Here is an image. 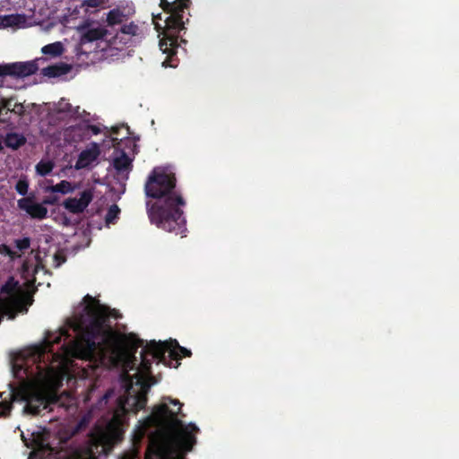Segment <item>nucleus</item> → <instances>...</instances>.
<instances>
[{"instance_id": "1", "label": "nucleus", "mask_w": 459, "mask_h": 459, "mask_svg": "<svg viewBox=\"0 0 459 459\" xmlns=\"http://www.w3.org/2000/svg\"><path fill=\"white\" fill-rule=\"evenodd\" d=\"M147 197L156 201L146 203L147 213L152 224L165 231L183 235L186 231L184 207L186 204L173 171L167 167H155L144 184Z\"/></svg>"}, {"instance_id": "2", "label": "nucleus", "mask_w": 459, "mask_h": 459, "mask_svg": "<svg viewBox=\"0 0 459 459\" xmlns=\"http://www.w3.org/2000/svg\"><path fill=\"white\" fill-rule=\"evenodd\" d=\"M83 312L74 326L80 338L73 342L70 354L87 359L98 350L103 352L117 350L121 340L112 328L109 317H118V312L100 303L85 305Z\"/></svg>"}, {"instance_id": "3", "label": "nucleus", "mask_w": 459, "mask_h": 459, "mask_svg": "<svg viewBox=\"0 0 459 459\" xmlns=\"http://www.w3.org/2000/svg\"><path fill=\"white\" fill-rule=\"evenodd\" d=\"M150 344L151 341L144 345V341L135 335L131 334L129 337V345L133 352H136L139 347L143 348L140 353L141 362L138 367V374L141 375L143 381L141 383L142 387L134 394L127 390L126 396L118 397L117 408L102 433L109 442H117L122 439L126 415L130 412L137 413L146 406L148 389L156 383L152 375V360L147 357L152 356L157 360L158 359L147 349Z\"/></svg>"}, {"instance_id": "4", "label": "nucleus", "mask_w": 459, "mask_h": 459, "mask_svg": "<svg viewBox=\"0 0 459 459\" xmlns=\"http://www.w3.org/2000/svg\"><path fill=\"white\" fill-rule=\"evenodd\" d=\"M183 404L178 399L169 396L162 397V403L153 407L152 413L142 422L143 432L150 429H164L170 434L173 442L182 450L189 452L196 443L194 435L199 429L194 424L185 425L178 416L185 417L181 412Z\"/></svg>"}, {"instance_id": "5", "label": "nucleus", "mask_w": 459, "mask_h": 459, "mask_svg": "<svg viewBox=\"0 0 459 459\" xmlns=\"http://www.w3.org/2000/svg\"><path fill=\"white\" fill-rule=\"evenodd\" d=\"M191 0H160V7L169 14L165 19L162 37L160 39V49L167 55L162 65L165 67H177L178 59L176 58L177 49L179 46L178 39L186 43L179 35L186 30L185 24L188 23V17L185 20L186 11H189Z\"/></svg>"}, {"instance_id": "6", "label": "nucleus", "mask_w": 459, "mask_h": 459, "mask_svg": "<svg viewBox=\"0 0 459 459\" xmlns=\"http://www.w3.org/2000/svg\"><path fill=\"white\" fill-rule=\"evenodd\" d=\"M29 302L13 277H9L0 289V315L13 320L16 316L28 312Z\"/></svg>"}, {"instance_id": "7", "label": "nucleus", "mask_w": 459, "mask_h": 459, "mask_svg": "<svg viewBox=\"0 0 459 459\" xmlns=\"http://www.w3.org/2000/svg\"><path fill=\"white\" fill-rule=\"evenodd\" d=\"M158 359V362H161L170 367L171 360H176L175 368H178V362L183 357H190L192 352L190 350L179 345L177 340H169L165 342L151 341V344L147 348Z\"/></svg>"}, {"instance_id": "8", "label": "nucleus", "mask_w": 459, "mask_h": 459, "mask_svg": "<svg viewBox=\"0 0 459 459\" xmlns=\"http://www.w3.org/2000/svg\"><path fill=\"white\" fill-rule=\"evenodd\" d=\"M39 66L35 61L15 62L0 65V77L12 76L14 78H24L37 73Z\"/></svg>"}, {"instance_id": "9", "label": "nucleus", "mask_w": 459, "mask_h": 459, "mask_svg": "<svg viewBox=\"0 0 459 459\" xmlns=\"http://www.w3.org/2000/svg\"><path fill=\"white\" fill-rule=\"evenodd\" d=\"M26 402L24 411L31 415H39L44 410H51V399L43 393L34 392L23 396Z\"/></svg>"}, {"instance_id": "10", "label": "nucleus", "mask_w": 459, "mask_h": 459, "mask_svg": "<svg viewBox=\"0 0 459 459\" xmlns=\"http://www.w3.org/2000/svg\"><path fill=\"white\" fill-rule=\"evenodd\" d=\"M94 197L93 188L84 189L80 193V198L69 197L63 202V206L74 214H79L85 211Z\"/></svg>"}, {"instance_id": "11", "label": "nucleus", "mask_w": 459, "mask_h": 459, "mask_svg": "<svg viewBox=\"0 0 459 459\" xmlns=\"http://www.w3.org/2000/svg\"><path fill=\"white\" fill-rule=\"evenodd\" d=\"M17 207L19 210L25 212L31 219L43 220L48 217L47 207L42 203H36L34 195L19 199Z\"/></svg>"}, {"instance_id": "12", "label": "nucleus", "mask_w": 459, "mask_h": 459, "mask_svg": "<svg viewBox=\"0 0 459 459\" xmlns=\"http://www.w3.org/2000/svg\"><path fill=\"white\" fill-rule=\"evenodd\" d=\"M113 31L105 28L104 24H91L82 35V43L103 39L114 44Z\"/></svg>"}, {"instance_id": "13", "label": "nucleus", "mask_w": 459, "mask_h": 459, "mask_svg": "<svg viewBox=\"0 0 459 459\" xmlns=\"http://www.w3.org/2000/svg\"><path fill=\"white\" fill-rule=\"evenodd\" d=\"M126 21V15L119 8H114L107 13L106 21L103 22L105 28L113 31L114 44H117L119 32L118 30Z\"/></svg>"}, {"instance_id": "14", "label": "nucleus", "mask_w": 459, "mask_h": 459, "mask_svg": "<svg viewBox=\"0 0 459 459\" xmlns=\"http://www.w3.org/2000/svg\"><path fill=\"white\" fill-rule=\"evenodd\" d=\"M100 155V145L97 143H91L90 146L82 151L79 154L74 169L79 170L88 168Z\"/></svg>"}, {"instance_id": "15", "label": "nucleus", "mask_w": 459, "mask_h": 459, "mask_svg": "<svg viewBox=\"0 0 459 459\" xmlns=\"http://www.w3.org/2000/svg\"><path fill=\"white\" fill-rule=\"evenodd\" d=\"M69 336L68 330L65 328H62L58 333L49 334L45 340L44 346L39 348V357L44 358L46 353H50L48 357L51 356L58 359L59 354L52 351L53 345L60 343L63 337L68 338Z\"/></svg>"}, {"instance_id": "16", "label": "nucleus", "mask_w": 459, "mask_h": 459, "mask_svg": "<svg viewBox=\"0 0 459 459\" xmlns=\"http://www.w3.org/2000/svg\"><path fill=\"white\" fill-rule=\"evenodd\" d=\"M118 32L119 37L117 41L124 44H126V40L129 39L131 37L142 38L143 35L141 27L134 22H131L128 24L123 23L120 29L118 30Z\"/></svg>"}, {"instance_id": "17", "label": "nucleus", "mask_w": 459, "mask_h": 459, "mask_svg": "<svg viewBox=\"0 0 459 459\" xmlns=\"http://www.w3.org/2000/svg\"><path fill=\"white\" fill-rule=\"evenodd\" d=\"M72 69V66L66 63H57L55 65H48L47 67H44L41 70V74L44 76L49 77V78H55L61 75H65L68 74Z\"/></svg>"}, {"instance_id": "18", "label": "nucleus", "mask_w": 459, "mask_h": 459, "mask_svg": "<svg viewBox=\"0 0 459 459\" xmlns=\"http://www.w3.org/2000/svg\"><path fill=\"white\" fill-rule=\"evenodd\" d=\"M4 143L7 148L18 150L26 143V137L18 133H7L4 138Z\"/></svg>"}, {"instance_id": "19", "label": "nucleus", "mask_w": 459, "mask_h": 459, "mask_svg": "<svg viewBox=\"0 0 459 459\" xmlns=\"http://www.w3.org/2000/svg\"><path fill=\"white\" fill-rule=\"evenodd\" d=\"M113 167L117 174L128 172L132 169V160L125 152H122L119 157L113 160Z\"/></svg>"}, {"instance_id": "20", "label": "nucleus", "mask_w": 459, "mask_h": 459, "mask_svg": "<svg viewBox=\"0 0 459 459\" xmlns=\"http://www.w3.org/2000/svg\"><path fill=\"white\" fill-rule=\"evenodd\" d=\"M75 186L72 185L71 182L67 180H62L58 184L54 185L49 187V191L52 193H61V194H69L74 192Z\"/></svg>"}, {"instance_id": "21", "label": "nucleus", "mask_w": 459, "mask_h": 459, "mask_svg": "<svg viewBox=\"0 0 459 459\" xmlns=\"http://www.w3.org/2000/svg\"><path fill=\"white\" fill-rule=\"evenodd\" d=\"M41 51L45 55H49L52 56H58L63 53L64 48L60 42H55V43H51V44H48V45L44 46L42 48Z\"/></svg>"}, {"instance_id": "22", "label": "nucleus", "mask_w": 459, "mask_h": 459, "mask_svg": "<svg viewBox=\"0 0 459 459\" xmlns=\"http://www.w3.org/2000/svg\"><path fill=\"white\" fill-rule=\"evenodd\" d=\"M54 163L50 160H40L36 165V171L41 177H46L53 170Z\"/></svg>"}, {"instance_id": "23", "label": "nucleus", "mask_w": 459, "mask_h": 459, "mask_svg": "<svg viewBox=\"0 0 459 459\" xmlns=\"http://www.w3.org/2000/svg\"><path fill=\"white\" fill-rule=\"evenodd\" d=\"M120 209L117 204H112L105 216V221L107 224H114L116 220L118 218Z\"/></svg>"}, {"instance_id": "24", "label": "nucleus", "mask_w": 459, "mask_h": 459, "mask_svg": "<svg viewBox=\"0 0 459 459\" xmlns=\"http://www.w3.org/2000/svg\"><path fill=\"white\" fill-rule=\"evenodd\" d=\"M109 0H84L82 7L105 8Z\"/></svg>"}, {"instance_id": "25", "label": "nucleus", "mask_w": 459, "mask_h": 459, "mask_svg": "<svg viewBox=\"0 0 459 459\" xmlns=\"http://www.w3.org/2000/svg\"><path fill=\"white\" fill-rule=\"evenodd\" d=\"M15 190L19 195H26L29 190L28 179L26 178H21L15 185Z\"/></svg>"}, {"instance_id": "26", "label": "nucleus", "mask_w": 459, "mask_h": 459, "mask_svg": "<svg viewBox=\"0 0 459 459\" xmlns=\"http://www.w3.org/2000/svg\"><path fill=\"white\" fill-rule=\"evenodd\" d=\"M22 17L19 14H11V15H4L2 17V24L4 26H13L17 25Z\"/></svg>"}, {"instance_id": "27", "label": "nucleus", "mask_w": 459, "mask_h": 459, "mask_svg": "<svg viewBox=\"0 0 459 459\" xmlns=\"http://www.w3.org/2000/svg\"><path fill=\"white\" fill-rule=\"evenodd\" d=\"M15 247L22 252L26 251L30 247V238L29 237H25L20 239H16L14 241Z\"/></svg>"}, {"instance_id": "28", "label": "nucleus", "mask_w": 459, "mask_h": 459, "mask_svg": "<svg viewBox=\"0 0 459 459\" xmlns=\"http://www.w3.org/2000/svg\"><path fill=\"white\" fill-rule=\"evenodd\" d=\"M13 409V403L11 401H2L0 402V416L6 417L10 415V412Z\"/></svg>"}, {"instance_id": "29", "label": "nucleus", "mask_w": 459, "mask_h": 459, "mask_svg": "<svg viewBox=\"0 0 459 459\" xmlns=\"http://www.w3.org/2000/svg\"><path fill=\"white\" fill-rule=\"evenodd\" d=\"M57 111L60 113L73 114V107L69 102L62 100L58 104Z\"/></svg>"}, {"instance_id": "30", "label": "nucleus", "mask_w": 459, "mask_h": 459, "mask_svg": "<svg viewBox=\"0 0 459 459\" xmlns=\"http://www.w3.org/2000/svg\"><path fill=\"white\" fill-rule=\"evenodd\" d=\"M66 261V256L60 252L55 254L53 257V265L56 268L60 267Z\"/></svg>"}, {"instance_id": "31", "label": "nucleus", "mask_w": 459, "mask_h": 459, "mask_svg": "<svg viewBox=\"0 0 459 459\" xmlns=\"http://www.w3.org/2000/svg\"><path fill=\"white\" fill-rule=\"evenodd\" d=\"M122 128H126V135L125 136V138H127L128 137V134H129V127L126 125H121V126H113L111 128V133L112 134H119V131L120 129Z\"/></svg>"}, {"instance_id": "32", "label": "nucleus", "mask_w": 459, "mask_h": 459, "mask_svg": "<svg viewBox=\"0 0 459 459\" xmlns=\"http://www.w3.org/2000/svg\"><path fill=\"white\" fill-rule=\"evenodd\" d=\"M12 258L16 256V253L13 251L7 245L3 244L2 245V253Z\"/></svg>"}, {"instance_id": "33", "label": "nucleus", "mask_w": 459, "mask_h": 459, "mask_svg": "<svg viewBox=\"0 0 459 459\" xmlns=\"http://www.w3.org/2000/svg\"><path fill=\"white\" fill-rule=\"evenodd\" d=\"M57 202L56 196L46 197L43 199L42 204L45 206L46 204L54 205Z\"/></svg>"}, {"instance_id": "34", "label": "nucleus", "mask_w": 459, "mask_h": 459, "mask_svg": "<svg viewBox=\"0 0 459 459\" xmlns=\"http://www.w3.org/2000/svg\"><path fill=\"white\" fill-rule=\"evenodd\" d=\"M84 301L87 302L86 305H90V304H97V303H100V301L98 299H96L95 298L91 297V295L87 294L85 297H84Z\"/></svg>"}, {"instance_id": "35", "label": "nucleus", "mask_w": 459, "mask_h": 459, "mask_svg": "<svg viewBox=\"0 0 459 459\" xmlns=\"http://www.w3.org/2000/svg\"><path fill=\"white\" fill-rule=\"evenodd\" d=\"M89 130L95 135L99 134L100 133V129L98 126L95 125H90L88 126Z\"/></svg>"}, {"instance_id": "36", "label": "nucleus", "mask_w": 459, "mask_h": 459, "mask_svg": "<svg viewBox=\"0 0 459 459\" xmlns=\"http://www.w3.org/2000/svg\"><path fill=\"white\" fill-rule=\"evenodd\" d=\"M158 19L161 20V14L160 13H159L157 15H153V17H152L153 23L155 24V28L157 29V30H159L161 28L160 25L157 22Z\"/></svg>"}, {"instance_id": "37", "label": "nucleus", "mask_w": 459, "mask_h": 459, "mask_svg": "<svg viewBox=\"0 0 459 459\" xmlns=\"http://www.w3.org/2000/svg\"><path fill=\"white\" fill-rule=\"evenodd\" d=\"M111 142H112V144L113 146L117 149L120 147V143L122 142V139H118L117 137H112L111 138Z\"/></svg>"}, {"instance_id": "38", "label": "nucleus", "mask_w": 459, "mask_h": 459, "mask_svg": "<svg viewBox=\"0 0 459 459\" xmlns=\"http://www.w3.org/2000/svg\"><path fill=\"white\" fill-rule=\"evenodd\" d=\"M112 394V391H108L101 398L100 400V403H102L103 401L105 402V403L108 402V398L110 397Z\"/></svg>"}, {"instance_id": "39", "label": "nucleus", "mask_w": 459, "mask_h": 459, "mask_svg": "<svg viewBox=\"0 0 459 459\" xmlns=\"http://www.w3.org/2000/svg\"><path fill=\"white\" fill-rule=\"evenodd\" d=\"M12 106V100H5L4 107L6 108L8 110H11Z\"/></svg>"}, {"instance_id": "40", "label": "nucleus", "mask_w": 459, "mask_h": 459, "mask_svg": "<svg viewBox=\"0 0 459 459\" xmlns=\"http://www.w3.org/2000/svg\"><path fill=\"white\" fill-rule=\"evenodd\" d=\"M4 149L2 140L0 139V152Z\"/></svg>"}, {"instance_id": "41", "label": "nucleus", "mask_w": 459, "mask_h": 459, "mask_svg": "<svg viewBox=\"0 0 459 459\" xmlns=\"http://www.w3.org/2000/svg\"><path fill=\"white\" fill-rule=\"evenodd\" d=\"M2 253V245H0V254Z\"/></svg>"}]
</instances>
